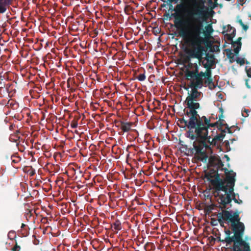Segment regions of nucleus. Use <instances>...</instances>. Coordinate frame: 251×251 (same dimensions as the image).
Listing matches in <instances>:
<instances>
[{
    "label": "nucleus",
    "instance_id": "1",
    "mask_svg": "<svg viewBox=\"0 0 251 251\" xmlns=\"http://www.w3.org/2000/svg\"><path fill=\"white\" fill-rule=\"evenodd\" d=\"M194 23L183 26L178 29L180 37H182L184 43L190 48H186L185 52L187 55L184 58V62L188 64L192 58L198 60L200 65H202L203 51L204 48L202 45L204 42V39L201 36L203 32V20L198 22L197 19Z\"/></svg>",
    "mask_w": 251,
    "mask_h": 251
},
{
    "label": "nucleus",
    "instance_id": "2",
    "mask_svg": "<svg viewBox=\"0 0 251 251\" xmlns=\"http://www.w3.org/2000/svg\"><path fill=\"white\" fill-rule=\"evenodd\" d=\"M184 112L186 116L189 118L185 120L184 117L179 119L178 122L182 125L183 127H186L188 131L186 132V137L192 140H194L196 137L203 138L207 133L206 127H208L209 121L205 116L201 117L198 113L191 112V110L185 108Z\"/></svg>",
    "mask_w": 251,
    "mask_h": 251
},
{
    "label": "nucleus",
    "instance_id": "3",
    "mask_svg": "<svg viewBox=\"0 0 251 251\" xmlns=\"http://www.w3.org/2000/svg\"><path fill=\"white\" fill-rule=\"evenodd\" d=\"M240 212L236 210L234 212L229 211L227 210H223L219 213V217H221L226 222L229 226L230 229L226 227L225 228V233L226 237L224 239L218 238L219 241L226 243V246L230 245L232 243L236 240L237 236H241L244 234L245 229V225L240 221Z\"/></svg>",
    "mask_w": 251,
    "mask_h": 251
},
{
    "label": "nucleus",
    "instance_id": "4",
    "mask_svg": "<svg viewBox=\"0 0 251 251\" xmlns=\"http://www.w3.org/2000/svg\"><path fill=\"white\" fill-rule=\"evenodd\" d=\"M221 170L224 171L225 175L223 178L221 177L217 171H215L213 173L209 172L205 175L206 178L212 186V194L216 198H218L223 191L226 192L227 188L230 189L229 191H231L233 179L236 176V173L233 170H229L226 168H222Z\"/></svg>",
    "mask_w": 251,
    "mask_h": 251
},
{
    "label": "nucleus",
    "instance_id": "5",
    "mask_svg": "<svg viewBox=\"0 0 251 251\" xmlns=\"http://www.w3.org/2000/svg\"><path fill=\"white\" fill-rule=\"evenodd\" d=\"M181 3L177 4L173 9L175 13L172 14L174 18V25L176 28H179L190 23H194V21L197 19L198 22L203 20L204 12L202 8H196L191 10L186 11L187 16L185 18H182L181 14L185 11L186 4L189 3L192 0H180Z\"/></svg>",
    "mask_w": 251,
    "mask_h": 251
},
{
    "label": "nucleus",
    "instance_id": "6",
    "mask_svg": "<svg viewBox=\"0 0 251 251\" xmlns=\"http://www.w3.org/2000/svg\"><path fill=\"white\" fill-rule=\"evenodd\" d=\"M209 121V125L206 127L207 133L204 135L203 138L196 137L193 142V148L191 149L192 153H195L198 157L200 160L206 162L208 159V156L206 151V150H211L210 146H215L211 142L213 138L211 135L208 136V129L210 127H214L218 125V122L211 123L210 118H207Z\"/></svg>",
    "mask_w": 251,
    "mask_h": 251
},
{
    "label": "nucleus",
    "instance_id": "7",
    "mask_svg": "<svg viewBox=\"0 0 251 251\" xmlns=\"http://www.w3.org/2000/svg\"><path fill=\"white\" fill-rule=\"evenodd\" d=\"M235 181L236 178L234 177L233 179V185H231L232 189L231 191H229V189H227L226 192L223 191L218 198L217 201L219 204L218 207L222 210L228 209V208H227V205L230 203L232 200H233L235 203L238 204H241L243 202L241 200L236 198V195H238V197H239V195L238 194H236L234 192ZM227 189L228 188H227Z\"/></svg>",
    "mask_w": 251,
    "mask_h": 251
},
{
    "label": "nucleus",
    "instance_id": "8",
    "mask_svg": "<svg viewBox=\"0 0 251 251\" xmlns=\"http://www.w3.org/2000/svg\"><path fill=\"white\" fill-rule=\"evenodd\" d=\"M191 88V93L189 94L185 101L187 105L185 108L191 110V112L198 113L197 109L200 108V104L197 101L200 99L201 92L198 91L197 88Z\"/></svg>",
    "mask_w": 251,
    "mask_h": 251
},
{
    "label": "nucleus",
    "instance_id": "9",
    "mask_svg": "<svg viewBox=\"0 0 251 251\" xmlns=\"http://www.w3.org/2000/svg\"><path fill=\"white\" fill-rule=\"evenodd\" d=\"M185 76L188 80H191L189 85L190 87L201 89L203 87L204 84L203 78L197 75L193 71L187 69L185 71Z\"/></svg>",
    "mask_w": 251,
    "mask_h": 251
},
{
    "label": "nucleus",
    "instance_id": "10",
    "mask_svg": "<svg viewBox=\"0 0 251 251\" xmlns=\"http://www.w3.org/2000/svg\"><path fill=\"white\" fill-rule=\"evenodd\" d=\"M244 235L237 236L236 240L234 241L232 251H251L249 243L243 239Z\"/></svg>",
    "mask_w": 251,
    "mask_h": 251
},
{
    "label": "nucleus",
    "instance_id": "11",
    "mask_svg": "<svg viewBox=\"0 0 251 251\" xmlns=\"http://www.w3.org/2000/svg\"><path fill=\"white\" fill-rule=\"evenodd\" d=\"M225 36L228 41L231 42V44H232V47L234 48L233 50L235 54L238 55L242 46V43L241 42L242 37H240L236 41H233V39L229 33H226L225 35Z\"/></svg>",
    "mask_w": 251,
    "mask_h": 251
},
{
    "label": "nucleus",
    "instance_id": "12",
    "mask_svg": "<svg viewBox=\"0 0 251 251\" xmlns=\"http://www.w3.org/2000/svg\"><path fill=\"white\" fill-rule=\"evenodd\" d=\"M209 164L211 166L215 167L217 170L222 169L224 166V163L218 155H211L208 159Z\"/></svg>",
    "mask_w": 251,
    "mask_h": 251
},
{
    "label": "nucleus",
    "instance_id": "13",
    "mask_svg": "<svg viewBox=\"0 0 251 251\" xmlns=\"http://www.w3.org/2000/svg\"><path fill=\"white\" fill-rule=\"evenodd\" d=\"M114 123L116 126L120 127L123 132L129 131L134 125L133 122H125L121 120H115Z\"/></svg>",
    "mask_w": 251,
    "mask_h": 251
},
{
    "label": "nucleus",
    "instance_id": "14",
    "mask_svg": "<svg viewBox=\"0 0 251 251\" xmlns=\"http://www.w3.org/2000/svg\"><path fill=\"white\" fill-rule=\"evenodd\" d=\"M216 126L218 128V130L221 131V133L215 135L214 137L212 139L211 142L214 145H216L217 141H222L223 140L226 135V132L225 130L222 129V126H221V128L220 127V125H217Z\"/></svg>",
    "mask_w": 251,
    "mask_h": 251
},
{
    "label": "nucleus",
    "instance_id": "15",
    "mask_svg": "<svg viewBox=\"0 0 251 251\" xmlns=\"http://www.w3.org/2000/svg\"><path fill=\"white\" fill-rule=\"evenodd\" d=\"M204 60L206 61V63L202 62V66H207L208 67H213L216 65L215 58L214 54L206 53Z\"/></svg>",
    "mask_w": 251,
    "mask_h": 251
},
{
    "label": "nucleus",
    "instance_id": "16",
    "mask_svg": "<svg viewBox=\"0 0 251 251\" xmlns=\"http://www.w3.org/2000/svg\"><path fill=\"white\" fill-rule=\"evenodd\" d=\"M188 67L190 69H192L193 70L191 71H193V73H194L197 75L201 78L204 77L205 78V72H203L202 71L199 72V67L196 63H189L188 64Z\"/></svg>",
    "mask_w": 251,
    "mask_h": 251
},
{
    "label": "nucleus",
    "instance_id": "17",
    "mask_svg": "<svg viewBox=\"0 0 251 251\" xmlns=\"http://www.w3.org/2000/svg\"><path fill=\"white\" fill-rule=\"evenodd\" d=\"M13 0H0V14L5 13L12 4Z\"/></svg>",
    "mask_w": 251,
    "mask_h": 251
},
{
    "label": "nucleus",
    "instance_id": "18",
    "mask_svg": "<svg viewBox=\"0 0 251 251\" xmlns=\"http://www.w3.org/2000/svg\"><path fill=\"white\" fill-rule=\"evenodd\" d=\"M204 83L208 86V88L210 90L214 89L216 86L213 81L212 77L205 78V80L204 81Z\"/></svg>",
    "mask_w": 251,
    "mask_h": 251
},
{
    "label": "nucleus",
    "instance_id": "19",
    "mask_svg": "<svg viewBox=\"0 0 251 251\" xmlns=\"http://www.w3.org/2000/svg\"><path fill=\"white\" fill-rule=\"evenodd\" d=\"M226 52V56L229 59V61L230 63H232L233 62L235 61L234 58V54L232 52V50L229 49H227L225 50Z\"/></svg>",
    "mask_w": 251,
    "mask_h": 251
},
{
    "label": "nucleus",
    "instance_id": "20",
    "mask_svg": "<svg viewBox=\"0 0 251 251\" xmlns=\"http://www.w3.org/2000/svg\"><path fill=\"white\" fill-rule=\"evenodd\" d=\"M203 32L201 34V35L204 34V35L205 36H208L210 35L213 32L212 26L211 25V24L208 25L206 26H205V30H204V29L203 28Z\"/></svg>",
    "mask_w": 251,
    "mask_h": 251
},
{
    "label": "nucleus",
    "instance_id": "21",
    "mask_svg": "<svg viewBox=\"0 0 251 251\" xmlns=\"http://www.w3.org/2000/svg\"><path fill=\"white\" fill-rule=\"evenodd\" d=\"M219 112H220L221 114L219 116V120L217 121L216 122H218V125H220V127L221 128V126H222L223 125H224V120L222 119L223 118V113H224V109L221 107L219 108Z\"/></svg>",
    "mask_w": 251,
    "mask_h": 251
},
{
    "label": "nucleus",
    "instance_id": "22",
    "mask_svg": "<svg viewBox=\"0 0 251 251\" xmlns=\"http://www.w3.org/2000/svg\"><path fill=\"white\" fill-rule=\"evenodd\" d=\"M112 227L116 230H120L122 229L121 223V222L117 220L114 222L112 225Z\"/></svg>",
    "mask_w": 251,
    "mask_h": 251
},
{
    "label": "nucleus",
    "instance_id": "23",
    "mask_svg": "<svg viewBox=\"0 0 251 251\" xmlns=\"http://www.w3.org/2000/svg\"><path fill=\"white\" fill-rule=\"evenodd\" d=\"M204 68L206 69L205 74V78H209L212 77V71L211 69L213 67H208L207 66H203Z\"/></svg>",
    "mask_w": 251,
    "mask_h": 251
},
{
    "label": "nucleus",
    "instance_id": "24",
    "mask_svg": "<svg viewBox=\"0 0 251 251\" xmlns=\"http://www.w3.org/2000/svg\"><path fill=\"white\" fill-rule=\"evenodd\" d=\"M231 30H232V31L229 34L233 39L236 35V29L235 28L231 26L230 25H227V31L230 32Z\"/></svg>",
    "mask_w": 251,
    "mask_h": 251
},
{
    "label": "nucleus",
    "instance_id": "25",
    "mask_svg": "<svg viewBox=\"0 0 251 251\" xmlns=\"http://www.w3.org/2000/svg\"><path fill=\"white\" fill-rule=\"evenodd\" d=\"M143 73H141L139 75L136 77V78L140 81H144L146 79V76L145 75L146 71L143 69Z\"/></svg>",
    "mask_w": 251,
    "mask_h": 251
},
{
    "label": "nucleus",
    "instance_id": "26",
    "mask_svg": "<svg viewBox=\"0 0 251 251\" xmlns=\"http://www.w3.org/2000/svg\"><path fill=\"white\" fill-rule=\"evenodd\" d=\"M11 160L12 163L16 164L20 162L21 160V158L19 156L16 155H12Z\"/></svg>",
    "mask_w": 251,
    "mask_h": 251
},
{
    "label": "nucleus",
    "instance_id": "27",
    "mask_svg": "<svg viewBox=\"0 0 251 251\" xmlns=\"http://www.w3.org/2000/svg\"><path fill=\"white\" fill-rule=\"evenodd\" d=\"M235 61L238 64H239L241 66L243 65L245 63V59L243 58L237 57Z\"/></svg>",
    "mask_w": 251,
    "mask_h": 251
},
{
    "label": "nucleus",
    "instance_id": "28",
    "mask_svg": "<svg viewBox=\"0 0 251 251\" xmlns=\"http://www.w3.org/2000/svg\"><path fill=\"white\" fill-rule=\"evenodd\" d=\"M218 216V221L219 222V224L220 225V226L222 227H224L225 228V223H226V222L222 218H221V217H219V213L217 215Z\"/></svg>",
    "mask_w": 251,
    "mask_h": 251
},
{
    "label": "nucleus",
    "instance_id": "29",
    "mask_svg": "<svg viewBox=\"0 0 251 251\" xmlns=\"http://www.w3.org/2000/svg\"><path fill=\"white\" fill-rule=\"evenodd\" d=\"M238 22L239 23L240 25L242 26L245 31H246L248 29L249 26L247 25H245L241 19L239 20Z\"/></svg>",
    "mask_w": 251,
    "mask_h": 251
},
{
    "label": "nucleus",
    "instance_id": "30",
    "mask_svg": "<svg viewBox=\"0 0 251 251\" xmlns=\"http://www.w3.org/2000/svg\"><path fill=\"white\" fill-rule=\"evenodd\" d=\"M11 251H21V247L16 242L15 246L12 248Z\"/></svg>",
    "mask_w": 251,
    "mask_h": 251
},
{
    "label": "nucleus",
    "instance_id": "31",
    "mask_svg": "<svg viewBox=\"0 0 251 251\" xmlns=\"http://www.w3.org/2000/svg\"><path fill=\"white\" fill-rule=\"evenodd\" d=\"M224 145L226 148V150L227 151H228L230 150V147H229V143L228 140H226L223 143Z\"/></svg>",
    "mask_w": 251,
    "mask_h": 251
},
{
    "label": "nucleus",
    "instance_id": "32",
    "mask_svg": "<svg viewBox=\"0 0 251 251\" xmlns=\"http://www.w3.org/2000/svg\"><path fill=\"white\" fill-rule=\"evenodd\" d=\"M71 126L73 128H76L77 126V123L76 121L74 120L71 123Z\"/></svg>",
    "mask_w": 251,
    "mask_h": 251
},
{
    "label": "nucleus",
    "instance_id": "33",
    "mask_svg": "<svg viewBox=\"0 0 251 251\" xmlns=\"http://www.w3.org/2000/svg\"><path fill=\"white\" fill-rule=\"evenodd\" d=\"M250 112L249 109H245L244 111L242 112V116L244 117H247L248 116V113Z\"/></svg>",
    "mask_w": 251,
    "mask_h": 251
},
{
    "label": "nucleus",
    "instance_id": "34",
    "mask_svg": "<svg viewBox=\"0 0 251 251\" xmlns=\"http://www.w3.org/2000/svg\"><path fill=\"white\" fill-rule=\"evenodd\" d=\"M223 126H226V128L227 129L228 133H230V134L232 133V131L230 129V127H229L228 125L227 124H224V125L222 126V127Z\"/></svg>",
    "mask_w": 251,
    "mask_h": 251
},
{
    "label": "nucleus",
    "instance_id": "35",
    "mask_svg": "<svg viewBox=\"0 0 251 251\" xmlns=\"http://www.w3.org/2000/svg\"><path fill=\"white\" fill-rule=\"evenodd\" d=\"M167 1H168L170 3V8L171 9V7H173V5L172 4V2H175V3H177L179 1V0H167Z\"/></svg>",
    "mask_w": 251,
    "mask_h": 251
},
{
    "label": "nucleus",
    "instance_id": "36",
    "mask_svg": "<svg viewBox=\"0 0 251 251\" xmlns=\"http://www.w3.org/2000/svg\"><path fill=\"white\" fill-rule=\"evenodd\" d=\"M247 75L249 77H251V67L247 71Z\"/></svg>",
    "mask_w": 251,
    "mask_h": 251
},
{
    "label": "nucleus",
    "instance_id": "37",
    "mask_svg": "<svg viewBox=\"0 0 251 251\" xmlns=\"http://www.w3.org/2000/svg\"><path fill=\"white\" fill-rule=\"evenodd\" d=\"M35 170H32L30 172H29V175L31 176H33L34 174H35Z\"/></svg>",
    "mask_w": 251,
    "mask_h": 251
},
{
    "label": "nucleus",
    "instance_id": "38",
    "mask_svg": "<svg viewBox=\"0 0 251 251\" xmlns=\"http://www.w3.org/2000/svg\"><path fill=\"white\" fill-rule=\"evenodd\" d=\"M225 157L226 159V160L228 161L229 160V157L227 155H225Z\"/></svg>",
    "mask_w": 251,
    "mask_h": 251
},
{
    "label": "nucleus",
    "instance_id": "39",
    "mask_svg": "<svg viewBox=\"0 0 251 251\" xmlns=\"http://www.w3.org/2000/svg\"><path fill=\"white\" fill-rule=\"evenodd\" d=\"M246 86H247V87H248V88H250V86L249 85V84H248V83L247 81H246Z\"/></svg>",
    "mask_w": 251,
    "mask_h": 251
},
{
    "label": "nucleus",
    "instance_id": "40",
    "mask_svg": "<svg viewBox=\"0 0 251 251\" xmlns=\"http://www.w3.org/2000/svg\"><path fill=\"white\" fill-rule=\"evenodd\" d=\"M25 226V225L23 223V224H22V226H21V228H24Z\"/></svg>",
    "mask_w": 251,
    "mask_h": 251
},
{
    "label": "nucleus",
    "instance_id": "41",
    "mask_svg": "<svg viewBox=\"0 0 251 251\" xmlns=\"http://www.w3.org/2000/svg\"><path fill=\"white\" fill-rule=\"evenodd\" d=\"M162 1H163L164 2H167V1L164 0H161Z\"/></svg>",
    "mask_w": 251,
    "mask_h": 251
}]
</instances>
